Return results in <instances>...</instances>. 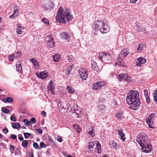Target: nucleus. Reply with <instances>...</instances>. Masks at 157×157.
<instances>
[{"label": "nucleus", "mask_w": 157, "mask_h": 157, "mask_svg": "<svg viewBox=\"0 0 157 157\" xmlns=\"http://www.w3.org/2000/svg\"><path fill=\"white\" fill-rule=\"evenodd\" d=\"M146 59L142 57L138 58L136 60V65L138 66H141L142 64L145 63L146 62Z\"/></svg>", "instance_id": "0eeeda50"}, {"label": "nucleus", "mask_w": 157, "mask_h": 157, "mask_svg": "<svg viewBox=\"0 0 157 157\" xmlns=\"http://www.w3.org/2000/svg\"><path fill=\"white\" fill-rule=\"evenodd\" d=\"M18 8L17 6H14L13 8L14 10L13 13L17 15L18 13Z\"/></svg>", "instance_id": "c9c22d12"}, {"label": "nucleus", "mask_w": 157, "mask_h": 157, "mask_svg": "<svg viewBox=\"0 0 157 157\" xmlns=\"http://www.w3.org/2000/svg\"><path fill=\"white\" fill-rule=\"evenodd\" d=\"M42 21L44 22V23L48 25L49 24V22L48 20L46 18H43L42 19Z\"/></svg>", "instance_id": "de8ad7c7"}, {"label": "nucleus", "mask_w": 157, "mask_h": 157, "mask_svg": "<svg viewBox=\"0 0 157 157\" xmlns=\"http://www.w3.org/2000/svg\"><path fill=\"white\" fill-rule=\"evenodd\" d=\"M2 111L5 113L7 114L9 113V110L6 108L3 107L2 109Z\"/></svg>", "instance_id": "e433bc0d"}, {"label": "nucleus", "mask_w": 157, "mask_h": 157, "mask_svg": "<svg viewBox=\"0 0 157 157\" xmlns=\"http://www.w3.org/2000/svg\"><path fill=\"white\" fill-rule=\"evenodd\" d=\"M109 144L111 147H112L115 148H119V145H117V143L113 140L110 141Z\"/></svg>", "instance_id": "a211bd4d"}, {"label": "nucleus", "mask_w": 157, "mask_h": 157, "mask_svg": "<svg viewBox=\"0 0 157 157\" xmlns=\"http://www.w3.org/2000/svg\"><path fill=\"white\" fill-rule=\"evenodd\" d=\"M88 70L86 69L81 68L78 71L80 78L82 80H86L88 77Z\"/></svg>", "instance_id": "39448f33"}, {"label": "nucleus", "mask_w": 157, "mask_h": 157, "mask_svg": "<svg viewBox=\"0 0 157 157\" xmlns=\"http://www.w3.org/2000/svg\"><path fill=\"white\" fill-rule=\"evenodd\" d=\"M17 15L16 14L13 13V14L10 16V18H13L16 17Z\"/></svg>", "instance_id": "603ef678"}, {"label": "nucleus", "mask_w": 157, "mask_h": 157, "mask_svg": "<svg viewBox=\"0 0 157 157\" xmlns=\"http://www.w3.org/2000/svg\"><path fill=\"white\" fill-rule=\"evenodd\" d=\"M47 87L48 90H50L52 94H55V87L53 86L52 81L51 80L50 81L47 86Z\"/></svg>", "instance_id": "9d476101"}, {"label": "nucleus", "mask_w": 157, "mask_h": 157, "mask_svg": "<svg viewBox=\"0 0 157 157\" xmlns=\"http://www.w3.org/2000/svg\"><path fill=\"white\" fill-rule=\"evenodd\" d=\"M54 7L53 3L51 2H50L44 6V7L45 10H50Z\"/></svg>", "instance_id": "ddd939ff"}, {"label": "nucleus", "mask_w": 157, "mask_h": 157, "mask_svg": "<svg viewBox=\"0 0 157 157\" xmlns=\"http://www.w3.org/2000/svg\"><path fill=\"white\" fill-rule=\"evenodd\" d=\"M67 60L69 62H71L73 60V57L71 55H70L67 56Z\"/></svg>", "instance_id": "ea45409f"}, {"label": "nucleus", "mask_w": 157, "mask_h": 157, "mask_svg": "<svg viewBox=\"0 0 157 157\" xmlns=\"http://www.w3.org/2000/svg\"><path fill=\"white\" fill-rule=\"evenodd\" d=\"M67 88L68 92L70 94H74L75 93V91L72 87L67 86Z\"/></svg>", "instance_id": "bb28decb"}, {"label": "nucleus", "mask_w": 157, "mask_h": 157, "mask_svg": "<svg viewBox=\"0 0 157 157\" xmlns=\"http://www.w3.org/2000/svg\"><path fill=\"white\" fill-rule=\"evenodd\" d=\"M127 75L126 73H121L119 75V77L118 79L119 80H125L126 79Z\"/></svg>", "instance_id": "412c9836"}, {"label": "nucleus", "mask_w": 157, "mask_h": 157, "mask_svg": "<svg viewBox=\"0 0 157 157\" xmlns=\"http://www.w3.org/2000/svg\"><path fill=\"white\" fill-rule=\"evenodd\" d=\"M73 127L74 128L77 129H79L80 128L79 127L78 124H75L73 125Z\"/></svg>", "instance_id": "13d9d810"}, {"label": "nucleus", "mask_w": 157, "mask_h": 157, "mask_svg": "<svg viewBox=\"0 0 157 157\" xmlns=\"http://www.w3.org/2000/svg\"><path fill=\"white\" fill-rule=\"evenodd\" d=\"M37 77L39 78L45 79L48 78L49 77V75L48 73L47 72H46L45 71L41 72L40 73L39 75H38Z\"/></svg>", "instance_id": "1a4fd4ad"}, {"label": "nucleus", "mask_w": 157, "mask_h": 157, "mask_svg": "<svg viewBox=\"0 0 157 157\" xmlns=\"http://www.w3.org/2000/svg\"><path fill=\"white\" fill-rule=\"evenodd\" d=\"M146 46V44L144 42L139 44L137 48V52L139 53L143 51L145 49Z\"/></svg>", "instance_id": "6e6552de"}, {"label": "nucleus", "mask_w": 157, "mask_h": 157, "mask_svg": "<svg viewBox=\"0 0 157 157\" xmlns=\"http://www.w3.org/2000/svg\"><path fill=\"white\" fill-rule=\"evenodd\" d=\"M31 122L30 121H27V122L25 124V126L28 127L29 125V124H31Z\"/></svg>", "instance_id": "69168bd1"}, {"label": "nucleus", "mask_w": 157, "mask_h": 157, "mask_svg": "<svg viewBox=\"0 0 157 157\" xmlns=\"http://www.w3.org/2000/svg\"><path fill=\"white\" fill-rule=\"evenodd\" d=\"M31 61L34 63V66L36 68L39 67V64L37 60L33 58L31 59Z\"/></svg>", "instance_id": "393cba45"}, {"label": "nucleus", "mask_w": 157, "mask_h": 157, "mask_svg": "<svg viewBox=\"0 0 157 157\" xmlns=\"http://www.w3.org/2000/svg\"><path fill=\"white\" fill-rule=\"evenodd\" d=\"M94 146V143L92 141H90L89 142L88 144V149H93Z\"/></svg>", "instance_id": "473e14b6"}, {"label": "nucleus", "mask_w": 157, "mask_h": 157, "mask_svg": "<svg viewBox=\"0 0 157 157\" xmlns=\"http://www.w3.org/2000/svg\"><path fill=\"white\" fill-rule=\"evenodd\" d=\"M144 95L145 97L146 98H148V91L146 89L144 90Z\"/></svg>", "instance_id": "09e8293b"}, {"label": "nucleus", "mask_w": 157, "mask_h": 157, "mask_svg": "<svg viewBox=\"0 0 157 157\" xmlns=\"http://www.w3.org/2000/svg\"><path fill=\"white\" fill-rule=\"evenodd\" d=\"M40 145L41 148L45 147H46L45 144L42 142H40Z\"/></svg>", "instance_id": "4d7b16f0"}, {"label": "nucleus", "mask_w": 157, "mask_h": 157, "mask_svg": "<svg viewBox=\"0 0 157 157\" xmlns=\"http://www.w3.org/2000/svg\"><path fill=\"white\" fill-rule=\"evenodd\" d=\"M24 135L25 139H27L28 137L31 136V134L30 133L27 132L24 133Z\"/></svg>", "instance_id": "a18cd8bd"}, {"label": "nucleus", "mask_w": 157, "mask_h": 157, "mask_svg": "<svg viewBox=\"0 0 157 157\" xmlns=\"http://www.w3.org/2000/svg\"><path fill=\"white\" fill-rule=\"evenodd\" d=\"M146 122L148 125L149 128H153V121L152 120H147L146 119Z\"/></svg>", "instance_id": "a878e982"}, {"label": "nucleus", "mask_w": 157, "mask_h": 157, "mask_svg": "<svg viewBox=\"0 0 157 157\" xmlns=\"http://www.w3.org/2000/svg\"><path fill=\"white\" fill-rule=\"evenodd\" d=\"M10 120L13 121H16L15 115L13 114L11 115L10 117Z\"/></svg>", "instance_id": "37998d69"}, {"label": "nucleus", "mask_w": 157, "mask_h": 157, "mask_svg": "<svg viewBox=\"0 0 157 157\" xmlns=\"http://www.w3.org/2000/svg\"><path fill=\"white\" fill-rule=\"evenodd\" d=\"M116 117L118 119L122 120L123 118V113H117L116 115Z\"/></svg>", "instance_id": "7c9ffc66"}, {"label": "nucleus", "mask_w": 157, "mask_h": 157, "mask_svg": "<svg viewBox=\"0 0 157 157\" xmlns=\"http://www.w3.org/2000/svg\"><path fill=\"white\" fill-rule=\"evenodd\" d=\"M11 124L12 125V127L14 129H17L20 127V124L18 123H14L12 122Z\"/></svg>", "instance_id": "5701e85b"}, {"label": "nucleus", "mask_w": 157, "mask_h": 157, "mask_svg": "<svg viewBox=\"0 0 157 157\" xmlns=\"http://www.w3.org/2000/svg\"><path fill=\"white\" fill-rule=\"evenodd\" d=\"M41 114L44 117H46V113L44 111H42Z\"/></svg>", "instance_id": "bf43d9fd"}, {"label": "nucleus", "mask_w": 157, "mask_h": 157, "mask_svg": "<svg viewBox=\"0 0 157 157\" xmlns=\"http://www.w3.org/2000/svg\"><path fill=\"white\" fill-rule=\"evenodd\" d=\"M0 145L3 147L4 149H6V145L3 143H1L0 144Z\"/></svg>", "instance_id": "864d4df0"}, {"label": "nucleus", "mask_w": 157, "mask_h": 157, "mask_svg": "<svg viewBox=\"0 0 157 157\" xmlns=\"http://www.w3.org/2000/svg\"><path fill=\"white\" fill-rule=\"evenodd\" d=\"M48 38H49V40H50L51 41L52 40H53V38H52V36L51 34H49L48 36Z\"/></svg>", "instance_id": "338daca9"}, {"label": "nucleus", "mask_w": 157, "mask_h": 157, "mask_svg": "<svg viewBox=\"0 0 157 157\" xmlns=\"http://www.w3.org/2000/svg\"><path fill=\"white\" fill-rule=\"evenodd\" d=\"M102 56L104 57V58H105L107 57H108V58H109L110 57V55L108 53H106L105 52H104L102 54L100 53L99 55V58L101 60H102Z\"/></svg>", "instance_id": "aec40b11"}, {"label": "nucleus", "mask_w": 157, "mask_h": 157, "mask_svg": "<svg viewBox=\"0 0 157 157\" xmlns=\"http://www.w3.org/2000/svg\"><path fill=\"white\" fill-rule=\"evenodd\" d=\"M57 22L65 23L66 21L69 22L73 18V16L70 14L69 11L64 9L61 6L58 10L56 16Z\"/></svg>", "instance_id": "7ed1b4c3"}, {"label": "nucleus", "mask_w": 157, "mask_h": 157, "mask_svg": "<svg viewBox=\"0 0 157 157\" xmlns=\"http://www.w3.org/2000/svg\"><path fill=\"white\" fill-rule=\"evenodd\" d=\"M154 113H151L149 115V117H148L147 120H152V118L154 116Z\"/></svg>", "instance_id": "3c124183"}, {"label": "nucleus", "mask_w": 157, "mask_h": 157, "mask_svg": "<svg viewBox=\"0 0 157 157\" xmlns=\"http://www.w3.org/2000/svg\"><path fill=\"white\" fill-rule=\"evenodd\" d=\"M137 0H130V2L133 4L135 3Z\"/></svg>", "instance_id": "774afa93"}, {"label": "nucleus", "mask_w": 157, "mask_h": 157, "mask_svg": "<svg viewBox=\"0 0 157 157\" xmlns=\"http://www.w3.org/2000/svg\"><path fill=\"white\" fill-rule=\"evenodd\" d=\"M67 112H71L72 110V109L74 110V111L75 112L76 110V109H75L73 107L72 108L69 104H67Z\"/></svg>", "instance_id": "c85d7f7f"}, {"label": "nucleus", "mask_w": 157, "mask_h": 157, "mask_svg": "<svg viewBox=\"0 0 157 157\" xmlns=\"http://www.w3.org/2000/svg\"><path fill=\"white\" fill-rule=\"evenodd\" d=\"M33 145V147L36 149H38L39 147V145L36 142H34Z\"/></svg>", "instance_id": "c03bdc74"}, {"label": "nucleus", "mask_w": 157, "mask_h": 157, "mask_svg": "<svg viewBox=\"0 0 157 157\" xmlns=\"http://www.w3.org/2000/svg\"><path fill=\"white\" fill-rule=\"evenodd\" d=\"M139 96V92L136 90H131L128 93L126 100L127 103L130 105L129 108L133 110L138 109L140 104Z\"/></svg>", "instance_id": "f257e3e1"}, {"label": "nucleus", "mask_w": 157, "mask_h": 157, "mask_svg": "<svg viewBox=\"0 0 157 157\" xmlns=\"http://www.w3.org/2000/svg\"><path fill=\"white\" fill-rule=\"evenodd\" d=\"M30 121L31 123H32L33 124H35L36 122V120L35 118L34 117H32Z\"/></svg>", "instance_id": "5fc2aeb1"}, {"label": "nucleus", "mask_w": 157, "mask_h": 157, "mask_svg": "<svg viewBox=\"0 0 157 157\" xmlns=\"http://www.w3.org/2000/svg\"><path fill=\"white\" fill-rule=\"evenodd\" d=\"M3 132H5V134L9 132L7 128H4L3 130Z\"/></svg>", "instance_id": "0e129e2a"}, {"label": "nucleus", "mask_w": 157, "mask_h": 157, "mask_svg": "<svg viewBox=\"0 0 157 157\" xmlns=\"http://www.w3.org/2000/svg\"><path fill=\"white\" fill-rule=\"evenodd\" d=\"M93 28L94 30L99 31L102 33H107L109 31L108 25L105 24L102 21H94L93 24Z\"/></svg>", "instance_id": "20e7f679"}, {"label": "nucleus", "mask_w": 157, "mask_h": 157, "mask_svg": "<svg viewBox=\"0 0 157 157\" xmlns=\"http://www.w3.org/2000/svg\"><path fill=\"white\" fill-rule=\"evenodd\" d=\"M21 63L20 61H18L16 62V68L17 71L22 74L23 73L22 71V67L21 64Z\"/></svg>", "instance_id": "f8f14e48"}, {"label": "nucleus", "mask_w": 157, "mask_h": 157, "mask_svg": "<svg viewBox=\"0 0 157 157\" xmlns=\"http://www.w3.org/2000/svg\"><path fill=\"white\" fill-rule=\"evenodd\" d=\"M21 136V134H19L18 135V139L20 141H22L24 140V138Z\"/></svg>", "instance_id": "6e6d98bb"}, {"label": "nucleus", "mask_w": 157, "mask_h": 157, "mask_svg": "<svg viewBox=\"0 0 157 157\" xmlns=\"http://www.w3.org/2000/svg\"><path fill=\"white\" fill-rule=\"evenodd\" d=\"M61 102H62V101L60 100H59L58 102V105L60 107H62V108H63V106L62 105Z\"/></svg>", "instance_id": "680f3d73"}, {"label": "nucleus", "mask_w": 157, "mask_h": 157, "mask_svg": "<svg viewBox=\"0 0 157 157\" xmlns=\"http://www.w3.org/2000/svg\"><path fill=\"white\" fill-rule=\"evenodd\" d=\"M11 137L13 139H16L17 138V136L15 135L12 134L11 136Z\"/></svg>", "instance_id": "052dcab7"}, {"label": "nucleus", "mask_w": 157, "mask_h": 157, "mask_svg": "<svg viewBox=\"0 0 157 157\" xmlns=\"http://www.w3.org/2000/svg\"><path fill=\"white\" fill-rule=\"evenodd\" d=\"M92 66L91 67L93 70H95L96 71H98L99 69L98 68V66L94 60H92Z\"/></svg>", "instance_id": "2eb2a0df"}, {"label": "nucleus", "mask_w": 157, "mask_h": 157, "mask_svg": "<svg viewBox=\"0 0 157 157\" xmlns=\"http://www.w3.org/2000/svg\"><path fill=\"white\" fill-rule=\"evenodd\" d=\"M47 43L50 48H52L55 46V43L54 40L51 41L50 40H49L47 42Z\"/></svg>", "instance_id": "b1692460"}, {"label": "nucleus", "mask_w": 157, "mask_h": 157, "mask_svg": "<svg viewBox=\"0 0 157 157\" xmlns=\"http://www.w3.org/2000/svg\"><path fill=\"white\" fill-rule=\"evenodd\" d=\"M10 152L13 153L12 151L15 150V147L12 145H10Z\"/></svg>", "instance_id": "49530a36"}, {"label": "nucleus", "mask_w": 157, "mask_h": 157, "mask_svg": "<svg viewBox=\"0 0 157 157\" xmlns=\"http://www.w3.org/2000/svg\"><path fill=\"white\" fill-rule=\"evenodd\" d=\"M21 145L25 148L28 145V142L26 140L23 141L22 142Z\"/></svg>", "instance_id": "72a5a7b5"}, {"label": "nucleus", "mask_w": 157, "mask_h": 157, "mask_svg": "<svg viewBox=\"0 0 157 157\" xmlns=\"http://www.w3.org/2000/svg\"><path fill=\"white\" fill-rule=\"evenodd\" d=\"M104 83L103 82L98 81L93 84L92 88L95 90H98L104 86Z\"/></svg>", "instance_id": "423d86ee"}, {"label": "nucleus", "mask_w": 157, "mask_h": 157, "mask_svg": "<svg viewBox=\"0 0 157 157\" xmlns=\"http://www.w3.org/2000/svg\"><path fill=\"white\" fill-rule=\"evenodd\" d=\"M129 53V51L127 49L122 50L119 54V56L123 58L125 57Z\"/></svg>", "instance_id": "4468645a"}, {"label": "nucleus", "mask_w": 157, "mask_h": 157, "mask_svg": "<svg viewBox=\"0 0 157 157\" xmlns=\"http://www.w3.org/2000/svg\"><path fill=\"white\" fill-rule=\"evenodd\" d=\"M122 58H119L117 59L116 60V63L118 65L121 64Z\"/></svg>", "instance_id": "4c0bfd02"}, {"label": "nucleus", "mask_w": 157, "mask_h": 157, "mask_svg": "<svg viewBox=\"0 0 157 157\" xmlns=\"http://www.w3.org/2000/svg\"><path fill=\"white\" fill-rule=\"evenodd\" d=\"M72 67L71 66H70L69 67L67 68L68 70L67 71V72H66V75H68L70 74L71 73V72H70L72 70Z\"/></svg>", "instance_id": "79ce46f5"}, {"label": "nucleus", "mask_w": 157, "mask_h": 157, "mask_svg": "<svg viewBox=\"0 0 157 157\" xmlns=\"http://www.w3.org/2000/svg\"><path fill=\"white\" fill-rule=\"evenodd\" d=\"M14 55H15V54H12L8 57L9 60L10 61L12 62L13 61L14 57Z\"/></svg>", "instance_id": "a19ab883"}, {"label": "nucleus", "mask_w": 157, "mask_h": 157, "mask_svg": "<svg viewBox=\"0 0 157 157\" xmlns=\"http://www.w3.org/2000/svg\"><path fill=\"white\" fill-rule=\"evenodd\" d=\"M98 110L100 111H104L105 110V106L103 105H100L98 106Z\"/></svg>", "instance_id": "2f4dec72"}, {"label": "nucleus", "mask_w": 157, "mask_h": 157, "mask_svg": "<svg viewBox=\"0 0 157 157\" xmlns=\"http://www.w3.org/2000/svg\"><path fill=\"white\" fill-rule=\"evenodd\" d=\"M60 55L59 54L54 55L53 57V59L56 62H58L60 57Z\"/></svg>", "instance_id": "4be33fe9"}, {"label": "nucleus", "mask_w": 157, "mask_h": 157, "mask_svg": "<svg viewBox=\"0 0 157 157\" xmlns=\"http://www.w3.org/2000/svg\"><path fill=\"white\" fill-rule=\"evenodd\" d=\"M15 55H14L17 57H20L21 56V50L18 51L17 52H16Z\"/></svg>", "instance_id": "f704fd0d"}, {"label": "nucleus", "mask_w": 157, "mask_h": 157, "mask_svg": "<svg viewBox=\"0 0 157 157\" xmlns=\"http://www.w3.org/2000/svg\"><path fill=\"white\" fill-rule=\"evenodd\" d=\"M117 132L118 135L120 136V138L123 141H124L125 140V135L124 133L123 132L122 130L121 129H118L117 130Z\"/></svg>", "instance_id": "9b49d317"}, {"label": "nucleus", "mask_w": 157, "mask_h": 157, "mask_svg": "<svg viewBox=\"0 0 157 157\" xmlns=\"http://www.w3.org/2000/svg\"><path fill=\"white\" fill-rule=\"evenodd\" d=\"M140 25V24L137 22H136L135 23V26L137 28V29H138V31H139L143 30V29L141 27Z\"/></svg>", "instance_id": "c756f323"}, {"label": "nucleus", "mask_w": 157, "mask_h": 157, "mask_svg": "<svg viewBox=\"0 0 157 157\" xmlns=\"http://www.w3.org/2000/svg\"><path fill=\"white\" fill-rule=\"evenodd\" d=\"M87 131L89 133L91 137L94 136L95 135V132L94 131L93 127L90 126L88 128Z\"/></svg>", "instance_id": "6ab92c4d"}, {"label": "nucleus", "mask_w": 157, "mask_h": 157, "mask_svg": "<svg viewBox=\"0 0 157 157\" xmlns=\"http://www.w3.org/2000/svg\"><path fill=\"white\" fill-rule=\"evenodd\" d=\"M13 101V99L11 97L7 98L6 100V101H4L5 103H6V102H12Z\"/></svg>", "instance_id": "58836bf2"}, {"label": "nucleus", "mask_w": 157, "mask_h": 157, "mask_svg": "<svg viewBox=\"0 0 157 157\" xmlns=\"http://www.w3.org/2000/svg\"><path fill=\"white\" fill-rule=\"evenodd\" d=\"M136 141L144 152L147 153L151 152L152 147L151 141L145 133L142 132L138 134Z\"/></svg>", "instance_id": "f03ea898"}, {"label": "nucleus", "mask_w": 157, "mask_h": 157, "mask_svg": "<svg viewBox=\"0 0 157 157\" xmlns=\"http://www.w3.org/2000/svg\"><path fill=\"white\" fill-rule=\"evenodd\" d=\"M17 27L16 29L17 33L18 34H22L23 32V30L24 29L23 27L20 26L18 24H17Z\"/></svg>", "instance_id": "dca6fc26"}, {"label": "nucleus", "mask_w": 157, "mask_h": 157, "mask_svg": "<svg viewBox=\"0 0 157 157\" xmlns=\"http://www.w3.org/2000/svg\"><path fill=\"white\" fill-rule=\"evenodd\" d=\"M126 79H125V80L126 82H129L131 80V78L130 77H128V76H127V77H126Z\"/></svg>", "instance_id": "e2e57ef3"}, {"label": "nucleus", "mask_w": 157, "mask_h": 157, "mask_svg": "<svg viewBox=\"0 0 157 157\" xmlns=\"http://www.w3.org/2000/svg\"><path fill=\"white\" fill-rule=\"evenodd\" d=\"M36 131L39 134H41L42 133V130L41 129H37L36 130Z\"/></svg>", "instance_id": "8fccbe9b"}, {"label": "nucleus", "mask_w": 157, "mask_h": 157, "mask_svg": "<svg viewBox=\"0 0 157 157\" xmlns=\"http://www.w3.org/2000/svg\"><path fill=\"white\" fill-rule=\"evenodd\" d=\"M154 101L157 102V88L155 90L153 93Z\"/></svg>", "instance_id": "cd10ccee"}, {"label": "nucleus", "mask_w": 157, "mask_h": 157, "mask_svg": "<svg viewBox=\"0 0 157 157\" xmlns=\"http://www.w3.org/2000/svg\"><path fill=\"white\" fill-rule=\"evenodd\" d=\"M60 36L62 39L65 40H68L70 37L69 35L67 33L65 32L61 33L60 34Z\"/></svg>", "instance_id": "f3484780"}]
</instances>
